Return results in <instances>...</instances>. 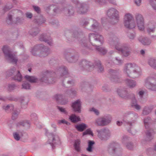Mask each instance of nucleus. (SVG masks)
Returning <instances> with one entry per match:
<instances>
[{
  "label": "nucleus",
  "instance_id": "f257e3e1",
  "mask_svg": "<svg viewBox=\"0 0 156 156\" xmlns=\"http://www.w3.org/2000/svg\"><path fill=\"white\" fill-rule=\"evenodd\" d=\"M5 55V58L10 62L16 64L17 61L15 55L12 54L9 47L7 46H4L2 48Z\"/></svg>",
  "mask_w": 156,
  "mask_h": 156
},
{
  "label": "nucleus",
  "instance_id": "f03ea898",
  "mask_svg": "<svg viewBox=\"0 0 156 156\" xmlns=\"http://www.w3.org/2000/svg\"><path fill=\"white\" fill-rule=\"evenodd\" d=\"M136 67L133 66L132 64H128L125 67L124 72L128 76L132 78H135L139 75L136 70Z\"/></svg>",
  "mask_w": 156,
  "mask_h": 156
},
{
  "label": "nucleus",
  "instance_id": "7ed1b4c3",
  "mask_svg": "<svg viewBox=\"0 0 156 156\" xmlns=\"http://www.w3.org/2000/svg\"><path fill=\"white\" fill-rule=\"evenodd\" d=\"M124 23L125 27L128 28L133 29L135 28L136 26L133 16L131 14L129 13H127L125 15Z\"/></svg>",
  "mask_w": 156,
  "mask_h": 156
},
{
  "label": "nucleus",
  "instance_id": "20e7f679",
  "mask_svg": "<svg viewBox=\"0 0 156 156\" xmlns=\"http://www.w3.org/2000/svg\"><path fill=\"white\" fill-rule=\"evenodd\" d=\"M89 36L90 39L93 40V42L91 43L93 46H99L103 42V38L99 35L91 34H89Z\"/></svg>",
  "mask_w": 156,
  "mask_h": 156
},
{
  "label": "nucleus",
  "instance_id": "39448f33",
  "mask_svg": "<svg viewBox=\"0 0 156 156\" xmlns=\"http://www.w3.org/2000/svg\"><path fill=\"white\" fill-rule=\"evenodd\" d=\"M146 87L153 90H156V80L152 78H148L145 80Z\"/></svg>",
  "mask_w": 156,
  "mask_h": 156
},
{
  "label": "nucleus",
  "instance_id": "423d86ee",
  "mask_svg": "<svg viewBox=\"0 0 156 156\" xmlns=\"http://www.w3.org/2000/svg\"><path fill=\"white\" fill-rule=\"evenodd\" d=\"M136 22L139 29L143 30L144 29V20L141 14H137L136 16Z\"/></svg>",
  "mask_w": 156,
  "mask_h": 156
},
{
  "label": "nucleus",
  "instance_id": "0eeeda50",
  "mask_svg": "<svg viewBox=\"0 0 156 156\" xmlns=\"http://www.w3.org/2000/svg\"><path fill=\"white\" fill-rule=\"evenodd\" d=\"M118 11L114 8H112L108 10L107 15L111 19H113L115 22H117L118 20L119 15Z\"/></svg>",
  "mask_w": 156,
  "mask_h": 156
},
{
  "label": "nucleus",
  "instance_id": "6e6552de",
  "mask_svg": "<svg viewBox=\"0 0 156 156\" xmlns=\"http://www.w3.org/2000/svg\"><path fill=\"white\" fill-rule=\"evenodd\" d=\"M113 44L115 45V49L118 51H121L124 56H126L129 54V52L128 51V48L124 47L119 48H118V46H119V44L117 41H115L113 43L111 42V44Z\"/></svg>",
  "mask_w": 156,
  "mask_h": 156
},
{
  "label": "nucleus",
  "instance_id": "1a4fd4ad",
  "mask_svg": "<svg viewBox=\"0 0 156 156\" xmlns=\"http://www.w3.org/2000/svg\"><path fill=\"white\" fill-rule=\"evenodd\" d=\"M98 136L101 140H105L107 136H108L110 133L108 130L105 129H102L98 131Z\"/></svg>",
  "mask_w": 156,
  "mask_h": 156
},
{
  "label": "nucleus",
  "instance_id": "9d476101",
  "mask_svg": "<svg viewBox=\"0 0 156 156\" xmlns=\"http://www.w3.org/2000/svg\"><path fill=\"white\" fill-rule=\"evenodd\" d=\"M111 121V119L106 118H99L96 120L95 124L98 126L107 125Z\"/></svg>",
  "mask_w": 156,
  "mask_h": 156
},
{
  "label": "nucleus",
  "instance_id": "9b49d317",
  "mask_svg": "<svg viewBox=\"0 0 156 156\" xmlns=\"http://www.w3.org/2000/svg\"><path fill=\"white\" fill-rule=\"evenodd\" d=\"M81 105L80 101L78 100L73 103L72 107L75 112L80 113L81 112Z\"/></svg>",
  "mask_w": 156,
  "mask_h": 156
},
{
  "label": "nucleus",
  "instance_id": "f8f14e48",
  "mask_svg": "<svg viewBox=\"0 0 156 156\" xmlns=\"http://www.w3.org/2000/svg\"><path fill=\"white\" fill-rule=\"evenodd\" d=\"M76 2L77 3V5L78 7L80 6L78 11V12L79 13L83 14L87 11V9L86 7H85L83 5L79 3L78 1H76Z\"/></svg>",
  "mask_w": 156,
  "mask_h": 156
},
{
  "label": "nucleus",
  "instance_id": "ddd939ff",
  "mask_svg": "<svg viewBox=\"0 0 156 156\" xmlns=\"http://www.w3.org/2000/svg\"><path fill=\"white\" fill-rule=\"evenodd\" d=\"M138 40L144 45H148L151 43V41L148 38H144L142 37H139Z\"/></svg>",
  "mask_w": 156,
  "mask_h": 156
},
{
  "label": "nucleus",
  "instance_id": "4468645a",
  "mask_svg": "<svg viewBox=\"0 0 156 156\" xmlns=\"http://www.w3.org/2000/svg\"><path fill=\"white\" fill-rule=\"evenodd\" d=\"M156 30V27H155V24L151 23L149 24L147 28V31L149 33L154 32Z\"/></svg>",
  "mask_w": 156,
  "mask_h": 156
},
{
  "label": "nucleus",
  "instance_id": "2eb2a0df",
  "mask_svg": "<svg viewBox=\"0 0 156 156\" xmlns=\"http://www.w3.org/2000/svg\"><path fill=\"white\" fill-rule=\"evenodd\" d=\"M87 127L86 125L82 123L77 125L76 126V129L79 131H83Z\"/></svg>",
  "mask_w": 156,
  "mask_h": 156
},
{
  "label": "nucleus",
  "instance_id": "dca6fc26",
  "mask_svg": "<svg viewBox=\"0 0 156 156\" xmlns=\"http://www.w3.org/2000/svg\"><path fill=\"white\" fill-rule=\"evenodd\" d=\"M148 63L151 67L156 69V59L151 58L149 60Z\"/></svg>",
  "mask_w": 156,
  "mask_h": 156
},
{
  "label": "nucleus",
  "instance_id": "f3484780",
  "mask_svg": "<svg viewBox=\"0 0 156 156\" xmlns=\"http://www.w3.org/2000/svg\"><path fill=\"white\" fill-rule=\"evenodd\" d=\"M126 82L127 85L130 87H133L136 85V82L132 80H126Z\"/></svg>",
  "mask_w": 156,
  "mask_h": 156
},
{
  "label": "nucleus",
  "instance_id": "a211bd4d",
  "mask_svg": "<svg viewBox=\"0 0 156 156\" xmlns=\"http://www.w3.org/2000/svg\"><path fill=\"white\" fill-rule=\"evenodd\" d=\"M25 78L30 82L34 83L37 82V79L33 76L26 75L25 76Z\"/></svg>",
  "mask_w": 156,
  "mask_h": 156
},
{
  "label": "nucleus",
  "instance_id": "6ab92c4d",
  "mask_svg": "<svg viewBox=\"0 0 156 156\" xmlns=\"http://www.w3.org/2000/svg\"><path fill=\"white\" fill-rule=\"evenodd\" d=\"M80 141L79 140H75L74 144V147L75 150L77 151H80Z\"/></svg>",
  "mask_w": 156,
  "mask_h": 156
},
{
  "label": "nucleus",
  "instance_id": "aec40b11",
  "mask_svg": "<svg viewBox=\"0 0 156 156\" xmlns=\"http://www.w3.org/2000/svg\"><path fill=\"white\" fill-rule=\"evenodd\" d=\"M69 119L71 121L73 122H75L80 121V118L76 116L75 115H72L69 117Z\"/></svg>",
  "mask_w": 156,
  "mask_h": 156
},
{
  "label": "nucleus",
  "instance_id": "412c9836",
  "mask_svg": "<svg viewBox=\"0 0 156 156\" xmlns=\"http://www.w3.org/2000/svg\"><path fill=\"white\" fill-rule=\"evenodd\" d=\"M48 138H49V140H48V142H49V144L53 147V142L54 143V140H55L54 139L55 138V136L52 134H50L48 135Z\"/></svg>",
  "mask_w": 156,
  "mask_h": 156
},
{
  "label": "nucleus",
  "instance_id": "4be33fe9",
  "mask_svg": "<svg viewBox=\"0 0 156 156\" xmlns=\"http://www.w3.org/2000/svg\"><path fill=\"white\" fill-rule=\"evenodd\" d=\"M131 106L132 107L135 108L136 110H139L140 108V106L137 104L136 100L135 98H133L132 100Z\"/></svg>",
  "mask_w": 156,
  "mask_h": 156
},
{
  "label": "nucleus",
  "instance_id": "5701e85b",
  "mask_svg": "<svg viewBox=\"0 0 156 156\" xmlns=\"http://www.w3.org/2000/svg\"><path fill=\"white\" fill-rule=\"evenodd\" d=\"M88 147L87 148V150L89 152L92 151V149L93 145L94 143V141H89L88 142Z\"/></svg>",
  "mask_w": 156,
  "mask_h": 156
},
{
  "label": "nucleus",
  "instance_id": "b1692460",
  "mask_svg": "<svg viewBox=\"0 0 156 156\" xmlns=\"http://www.w3.org/2000/svg\"><path fill=\"white\" fill-rule=\"evenodd\" d=\"M153 133V130L151 129L147 130L146 135L147 137L150 138L148 140H150L152 138V135Z\"/></svg>",
  "mask_w": 156,
  "mask_h": 156
},
{
  "label": "nucleus",
  "instance_id": "393cba45",
  "mask_svg": "<svg viewBox=\"0 0 156 156\" xmlns=\"http://www.w3.org/2000/svg\"><path fill=\"white\" fill-rule=\"evenodd\" d=\"M118 146L117 144L115 143L112 144L110 145V147L109 148L108 151H110L111 150H112L113 152H115V147Z\"/></svg>",
  "mask_w": 156,
  "mask_h": 156
},
{
  "label": "nucleus",
  "instance_id": "a878e982",
  "mask_svg": "<svg viewBox=\"0 0 156 156\" xmlns=\"http://www.w3.org/2000/svg\"><path fill=\"white\" fill-rule=\"evenodd\" d=\"M151 111V109L148 107H145L143 110V113L144 115H147Z\"/></svg>",
  "mask_w": 156,
  "mask_h": 156
},
{
  "label": "nucleus",
  "instance_id": "bb28decb",
  "mask_svg": "<svg viewBox=\"0 0 156 156\" xmlns=\"http://www.w3.org/2000/svg\"><path fill=\"white\" fill-rule=\"evenodd\" d=\"M150 119L148 118L144 119V124L145 126L146 129L148 128L149 125V123L150 122Z\"/></svg>",
  "mask_w": 156,
  "mask_h": 156
},
{
  "label": "nucleus",
  "instance_id": "cd10ccee",
  "mask_svg": "<svg viewBox=\"0 0 156 156\" xmlns=\"http://www.w3.org/2000/svg\"><path fill=\"white\" fill-rule=\"evenodd\" d=\"M150 3L153 8L156 10V0H150Z\"/></svg>",
  "mask_w": 156,
  "mask_h": 156
},
{
  "label": "nucleus",
  "instance_id": "c85d7f7f",
  "mask_svg": "<svg viewBox=\"0 0 156 156\" xmlns=\"http://www.w3.org/2000/svg\"><path fill=\"white\" fill-rule=\"evenodd\" d=\"M21 79L22 76L19 72L18 71L16 75L15 76L14 79L19 81H20L21 80Z\"/></svg>",
  "mask_w": 156,
  "mask_h": 156
},
{
  "label": "nucleus",
  "instance_id": "c756f323",
  "mask_svg": "<svg viewBox=\"0 0 156 156\" xmlns=\"http://www.w3.org/2000/svg\"><path fill=\"white\" fill-rule=\"evenodd\" d=\"M86 134H89L93 135V133L90 129H88L83 133V135H85Z\"/></svg>",
  "mask_w": 156,
  "mask_h": 156
},
{
  "label": "nucleus",
  "instance_id": "7c9ffc66",
  "mask_svg": "<svg viewBox=\"0 0 156 156\" xmlns=\"http://www.w3.org/2000/svg\"><path fill=\"white\" fill-rule=\"evenodd\" d=\"M97 49L103 54H104L107 52V51L104 48L97 47Z\"/></svg>",
  "mask_w": 156,
  "mask_h": 156
},
{
  "label": "nucleus",
  "instance_id": "2f4dec72",
  "mask_svg": "<svg viewBox=\"0 0 156 156\" xmlns=\"http://www.w3.org/2000/svg\"><path fill=\"white\" fill-rule=\"evenodd\" d=\"M30 86L28 83H24L22 85V87L23 88L29 89H30Z\"/></svg>",
  "mask_w": 156,
  "mask_h": 156
},
{
  "label": "nucleus",
  "instance_id": "473e14b6",
  "mask_svg": "<svg viewBox=\"0 0 156 156\" xmlns=\"http://www.w3.org/2000/svg\"><path fill=\"white\" fill-rule=\"evenodd\" d=\"M6 22L8 24H10L12 23V16H11L9 15L6 20Z\"/></svg>",
  "mask_w": 156,
  "mask_h": 156
},
{
  "label": "nucleus",
  "instance_id": "72a5a7b5",
  "mask_svg": "<svg viewBox=\"0 0 156 156\" xmlns=\"http://www.w3.org/2000/svg\"><path fill=\"white\" fill-rule=\"evenodd\" d=\"M118 94L120 97L123 98L125 97V94L126 93L125 91L123 90H121L120 92H119V91H118Z\"/></svg>",
  "mask_w": 156,
  "mask_h": 156
},
{
  "label": "nucleus",
  "instance_id": "f704fd0d",
  "mask_svg": "<svg viewBox=\"0 0 156 156\" xmlns=\"http://www.w3.org/2000/svg\"><path fill=\"white\" fill-rule=\"evenodd\" d=\"M15 140H19L20 139V136L19 134L17 133H15L13 134Z\"/></svg>",
  "mask_w": 156,
  "mask_h": 156
},
{
  "label": "nucleus",
  "instance_id": "c9c22d12",
  "mask_svg": "<svg viewBox=\"0 0 156 156\" xmlns=\"http://www.w3.org/2000/svg\"><path fill=\"white\" fill-rule=\"evenodd\" d=\"M4 109L5 110L8 109H12L13 108V106L12 105H7L6 106H4L3 107Z\"/></svg>",
  "mask_w": 156,
  "mask_h": 156
},
{
  "label": "nucleus",
  "instance_id": "e433bc0d",
  "mask_svg": "<svg viewBox=\"0 0 156 156\" xmlns=\"http://www.w3.org/2000/svg\"><path fill=\"white\" fill-rule=\"evenodd\" d=\"M90 110L91 111L93 112L96 115H98L99 114V112L98 111L97 109L94 108H92L90 109Z\"/></svg>",
  "mask_w": 156,
  "mask_h": 156
},
{
  "label": "nucleus",
  "instance_id": "4c0bfd02",
  "mask_svg": "<svg viewBox=\"0 0 156 156\" xmlns=\"http://www.w3.org/2000/svg\"><path fill=\"white\" fill-rule=\"evenodd\" d=\"M19 113V112H18L17 113H16L15 112L12 115V119H15V118H16L17 117Z\"/></svg>",
  "mask_w": 156,
  "mask_h": 156
},
{
  "label": "nucleus",
  "instance_id": "58836bf2",
  "mask_svg": "<svg viewBox=\"0 0 156 156\" xmlns=\"http://www.w3.org/2000/svg\"><path fill=\"white\" fill-rule=\"evenodd\" d=\"M126 146L129 149H131L133 147V146L132 144L130 143L127 144Z\"/></svg>",
  "mask_w": 156,
  "mask_h": 156
},
{
  "label": "nucleus",
  "instance_id": "ea45409f",
  "mask_svg": "<svg viewBox=\"0 0 156 156\" xmlns=\"http://www.w3.org/2000/svg\"><path fill=\"white\" fill-rule=\"evenodd\" d=\"M135 3L138 6L140 5L141 3V0H134Z\"/></svg>",
  "mask_w": 156,
  "mask_h": 156
},
{
  "label": "nucleus",
  "instance_id": "a19ab883",
  "mask_svg": "<svg viewBox=\"0 0 156 156\" xmlns=\"http://www.w3.org/2000/svg\"><path fill=\"white\" fill-rule=\"evenodd\" d=\"M15 87V86L14 84H12V85H10L9 86V90H12L14 89V87Z\"/></svg>",
  "mask_w": 156,
  "mask_h": 156
},
{
  "label": "nucleus",
  "instance_id": "79ce46f5",
  "mask_svg": "<svg viewBox=\"0 0 156 156\" xmlns=\"http://www.w3.org/2000/svg\"><path fill=\"white\" fill-rule=\"evenodd\" d=\"M45 78H46V77H44L43 78V79H42V81L46 83H53V82H48V80H47L45 79Z\"/></svg>",
  "mask_w": 156,
  "mask_h": 156
},
{
  "label": "nucleus",
  "instance_id": "37998d69",
  "mask_svg": "<svg viewBox=\"0 0 156 156\" xmlns=\"http://www.w3.org/2000/svg\"><path fill=\"white\" fill-rule=\"evenodd\" d=\"M101 64L100 62H98V68L99 69L101 72L103 70V68L101 66Z\"/></svg>",
  "mask_w": 156,
  "mask_h": 156
},
{
  "label": "nucleus",
  "instance_id": "c03bdc74",
  "mask_svg": "<svg viewBox=\"0 0 156 156\" xmlns=\"http://www.w3.org/2000/svg\"><path fill=\"white\" fill-rule=\"evenodd\" d=\"M34 9L35 11L37 12L38 13L40 12V9L37 6H34Z\"/></svg>",
  "mask_w": 156,
  "mask_h": 156
},
{
  "label": "nucleus",
  "instance_id": "a18cd8bd",
  "mask_svg": "<svg viewBox=\"0 0 156 156\" xmlns=\"http://www.w3.org/2000/svg\"><path fill=\"white\" fill-rule=\"evenodd\" d=\"M26 16L27 18H31L32 17V14L30 12H27L26 14Z\"/></svg>",
  "mask_w": 156,
  "mask_h": 156
},
{
  "label": "nucleus",
  "instance_id": "49530a36",
  "mask_svg": "<svg viewBox=\"0 0 156 156\" xmlns=\"http://www.w3.org/2000/svg\"><path fill=\"white\" fill-rule=\"evenodd\" d=\"M61 97V96L60 94L56 95L55 96V98L57 101Z\"/></svg>",
  "mask_w": 156,
  "mask_h": 156
},
{
  "label": "nucleus",
  "instance_id": "de8ad7c7",
  "mask_svg": "<svg viewBox=\"0 0 156 156\" xmlns=\"http://www.w3.org/2000/svg\"><path fill=\"white\" fill-rule=\"evenodd\" d=\"M58 123H65L67 124H68V122L64 119L62 120H61L59 121L58 122Z\"/></svg>",
  "mask_w": 156,
  "mask_h": 156
},
{
  "label": "nucleus",
  "instance_id": "09e8293b",
  "mask_svg": "<svg viewBox=\"0 0 156 156\" xmlns=\"http://www.w3.org/2000/svg\"><path fill=\"white\" fill-rule=\"evenodd\" d=\"M58 108L61 112H65V110L64 108L58 107Z\"/></svg>",
  "mask_w": 156,
  "mask_h": 156
},
{
  "label": "nucleus",
  "instance_id": "8fccbe9b",
  "mask_svg": "<svg viewBox=\"0 0 156 156\" xmlns=\"http://www.w3.org/2000/svg\"><path fill=\"white\" fill-rule=\"evenodd\" d=\"M144 92L143 91H140L139 92V94L140 97H142L144 94Z\"/></svg>",
  "mask_w": 156,
  "mask_h": 156
},
{
  "label": "nucleus",
  "instance_id": "3c124183",
  "mask_svg": "<svg viewBox=\"0 0 156 156\" xmlns=\"http://www.w3.org/2000/svg\"><path fill=\"white\" fill-rule=\"evenodd\" d=\"M48 54V52H46V51H43L42 53V56H45L47 55Z\"/></svg>",
  "mask_w": 156,
  "mask_h": 156
},
{
  "label": "nucleus",
  "instance_id": "603ef678",
  "mask_svg": "<svg viewBox=\"0 0 156 156\" xmlns=\"http://www.w3.org/2000/svg\"><path fill=\"white\" fill-rule=\"evenodd\" d=\"M116 62L115 63L117 64H120L122 62V61L121 60H119L117 58H116Z\"/></svg>",
  "mask_w": 156,
  "mask_h": 156
},
{
  "label": "nucleus",
  "instance_id": "864d4df0",
  "mask_svg": "<svg viewBox=\"0 0 156 156\" xmlns=\"http://www.w3.org/2000/svg\"><path fill=\"white\" fill-rule=\"evenodd\" d=\"M122 124V122H120L119 121H118L117 122V125H118V126H120Z\"/></svg>",
  "mask_w": 156,
  "mask_h": 156
},
{
  "label": "nucleus",
  "instance_id": "5fc2aeb1",
  "mask_svg": "<svg viewBox=\"0 0 156 156\" xmlns=\"http://www.w3.org/2000/svg\"><path fill=\"white\" fill-rule=\"evenodd\" d=\"M40 40L41 41H45V42H48V43L50 45H51V43H49V42H48V41H46L45 39H42L41 38H40Z\"/></svg>",
  "mask_w": 156,
  "mask_h": 156
},
{
  "label": "nucleus",
  "instance_id": "6e6d98bb",
  "mask_svg": "<svg viewBox=\"0 0 156 156\" xmlns=\"http://www.w3.org/2000/svg\"><path fill=\"white\" fill-rule=\"evenodd\" d=\"M64 70V73L65 74H66L67 73V71L65 68H64L63 69Z\"/></svg>",
  "mask_w": 156,
  "mask_h": 156
},
{
  "label": "nucleus",
  "instance_id": "4d7b16f0",
  "mask_svg": "<svg viewBox=\"0 0 156 156\" xmlns=\"http://www.w3.org/2000/svg\"><path fill=\"white\" fill-rule=\"evenodd\" d=\"M134 36H134V34H132L131 35V36H130L129 37V38L130 39H133L134 38Z\"/></svg>",
  "mask_w": 156,
  "mask_h": 156
},
{
  "label": "nucleus",
  "instance_id": "13d9d810",
  "mask_svg": "<svg viewBox=\"0 0 156 156\" xmlns=\"http://www.w3.org/2000/svg\"><path fill=\"white\" fill-rule=\"evenodd\" d=\"M141 54L142 55H144L145 53V51L143 50H142L140 51Z\"/></svg>",
  "mask_w": 156,
  "mask_h": 156
},
{
  "label": "nucleus",
  "instance_id": "bf43d9fd",
  "mask_svg": "<svg viewBox=\"0 0 156 156\" xmlns=\"http://www.w3.org/2000/svg\"><path fill=\"white\" fill-rule=\"evenodd\" d=\"M92 27L94 28V29H97L98 28V27H96L94 25H92Z\"/></svg>",
  "mask_w": 156,
  "mask_h": 156
},
{
  "label": "nucleus",
  "instance_id": "052dcab7",
  "mask_svg": "<svg viewBox=\"0 0 156 156\" xmlns=\"http://www.w3.org/2000/svg\"><path fill=\"white\" fill-rule=\"evenodd\" d=\"M10 9V8H9H9H7V7H5V8L4 9L5 10H6V9H7V10H8L9 9Z\"/></svg>",
  "mask_w": 156,
  "mask_h": 156
},
{
  "label": "nucleus",
  "instance_id": "680f3d73",
  "mask_svg": "<svg viewBox=\"0 0 156 156\" xmlns=\"http://www.w3.org/2000/svg\"><path fill=\"white\" fill-rule=\"evenodd\" d=\"M36 33H35V32L33 33V34H31L32 35H36Z\"/></svg>",
  "mask_w": 156,
  "mask_h": 156
},
{
  "label": "nucleus",
  "instance_id": "e2e57ef3",
  "mask_svg": "<svg viewBox=\"0 0 156 156\" xmlns=\"http://www.w3.org/2000/svg\"><path fill=\"white\" fill-rule=\"evenodd\" d=\"M20 125H22V126H24V124H23V122H21L20 123Z\"/></svg>",
  "mask_w": 156,
  "mask_h": 156
},
{
  "label": "nucleus",
  "instance_id": "0e129e2a",
  "mask_svg": "<svg viewBox=\"0 0 156 156\" xmlns=\"http://www.w3.org/2000/svg\"><path fill=\"white\" fill-rule=\"evenodd\" d=\"M48 73L49 72L48 71H47V72L45 73V74L47 75H48Z\"/></svg>",
  "mask_w": 156,
  "mask_h": 156
},
{
  "label": "nucleus",
  "instance_id": "69168bd1",
  "mask_svg": "<svg viewBox=\"0 0 156 156\" xmlns=\"http://www.w3.org/2000/svg\"><path fill=\"white\" fill-rule=\"evenodd\" d=\"M154 149H155V151H156V145L155 146Z\"/></svg>",
  "mask_w": 156,
  "mask_h": 156
},
{
  "label": "nucleus",
  "instance_id": "338daca9",
  "mask_svg": "<svg viewBox=\"0 0 156 156\" xmlns=\"http://www.w3.org/2000/svg\"><path fill=\"white\" fill-rule=\"evenodd\" d=\"M31 69H28V71L30 72H31Z\"/></svg>",
  "mask_w": 156,
  "mask_h": 156
},
{
  "label": "nucleus",
  "instance_id": "774afa93",
  "mask_svg": "<svg viewBox=\"0 0 156 156\" xmlns=\"http://www.w3.org/2000/svg\"><path fill=\"white\" fill-rule=\"evenodd\" d=\"M101 0H98V2H101Z\"/></svg>",
  "mask_w": 156,
  "mask_h": 156
}]
</instances>
